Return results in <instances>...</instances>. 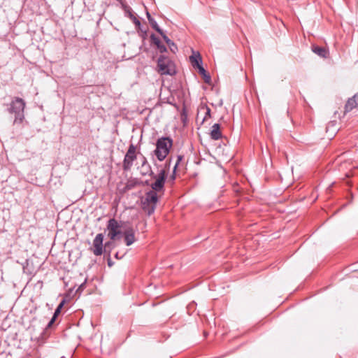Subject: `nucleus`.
Instances as JSON below:
<instances>
[{"label":"nucleus","mask_w":358,"mask_h":358,"mask_svg":"<svg viewBox=\"0 0 358 358\" xmlns=\"http://www.w3.org/2000/svg\"><path fill=\"white\" fill-rule=\"evenodd\" d=\"M111 244H112V243H111V242H107V243H105V245H104V250H106V248H107L108 247H109Z\"/></svg>","instance_id":"obj_26"},{"label":"nucleus","mask_w":358,"mask_h":358,"mask_svg":"<svg viewBox=\"0 0 358 358\" xmlns=\"http://www.w3.org/2000/svg\"><path fill=\"white\" fill-rule=\"evenodd\" d=\"M123 235H124L125 244L127 246L131 245L136 241L135 231L133 228L130 227V228L127 229L124 231Z\"/></svg>","instance_id":"obj_9"},{"label":"nucleus","mask_w":358,"mask_h":358,"mask_svg":"<svg viewBox=\"0 0 358 358\" xmlns=\"http://www.w3.org/2000/svg\"><path fill=\"white\" fill-rule=\"evenodd\" d=\"M103 235L98 234L93 240V253L96 256H100L103 252Z\"/></svg>","instance_id":"obj_8"},{"label":"nucleus","mask_w":358,"mask_h":358,"mask_svg":"<svg viewBox=\"0 0 358 358\" xmlns=\"http://www.w3.org/2000/svg\"><path fill=\"white\" fill-rule=\"evenodd\" d=\"M199 72L203 76L205 83H209L211 80V78L203 66H199Z\"/></svg>","instance_id":"obj_19"},{"label":"nucleus","mask_w":358,"mask_h":358,"mask_svg":"<svg viewBox=\"0 0 358 358\" xmlns=\"http://www.w3.org/2000/svg\"><path fill=\"white\" fill-rule=\"evenodd\" d=\"M56 318L57 317H55V315L52 316V319L50 320V322H48V324L47 325V328H50L52 325V324L55 322Z\"/></svg>","instance_id":"obj_24"},{"label":"nucleus","mask_w":358,"mask_h":358,"mask_svg":"<svg viewBox=\"0 0 358 358\" xmlns=\"http://www.w3.org/2000/svg\"><path fill=\"white\" fill-rule=\"evenodd\" d=\"M147 163V159L145 157H143V160L142 163V166H143Z\"/></svg>","instance_id":"obj_27"},{"label":"nucleus","mask_w":358,"mask_h":358,"mask_svg":"<svg viewBox=\"0 0 358 358\" xmlns=\"http://www.w3.org/2000/svg\"><path fill=\"white\" fill-rule=\"evenodd\" d=\"M183 157H184L182 155H178V157H177V162H176V164L174 166V168H173L174 169V171H176V170L179 163L180 162V161L182 160Z\"/></svg>","instance_id":"obj_23"},{"label":"nucleus","mask_w":358,"mask_h":358,"mask_svg":"<svg viewBox=\"0 0 358 358\" xmlns=\"http://www.w3.org/2000/svg\"><path fill=\"white\" fill-rule=\"evenodd\" d=\"M150 176L155 179V182L151 184L152 189L160 192L164 189L166 173L165 169H162L157 175L154 174L151 171Z\"/></svg>","instance_id":"obj_6"},{"label":"nucleus","mask_w":358,"mask_h":358,"mask_svg":"<svg viewBox=\"0 0 358 358\" xmlns=\"http://www.w3.org/2000/svg\"><path fill=\"white\" fill-rule=\"evenodd\" d=\"M150 39L152 43L157 46V49L161 53L167 51L166 47L161 43L159 38L157 36H156L154 34H151Z\"/></svg>","instance_id":"obj_14"},{"label":"nucleus","mask_w":358,"mask_h":358,"mask_svg":"<svg viewBox=\"0 0 358 358\" xmlns=\"http://www.w3.org/2000/svg\"><path fill=\"white\" fill-rule=\"evenodd\" d=\"M189 59L193 66L197 67L198 69L199 66H202V60L199 54H198L197 55L190 56Z\"/></svg>","instance_id":"obj_18"},{"label":"nucleus","mask_w":358,"mask_h":358,"mask_svg":"<svg viewBox=\"0 0 358 358\" xmlns=\"http://www.w3.org/2000/svg\"><path fill=\"white\" fill-rule=\"evenodd\" d=\"M25 101L20 97H15L8 108V112L15 115L13 124H22L24 119Z\"/></svg>","instance_id":"obj_1"},{"label":"nucleus","mask_w":358,"mask_h":358,"mask_svg":"<svg viewBox=\"0 0 358 358\" xmlns=\"http://www.w3.org/2000/svg\"><path fill=\"white\" fill-rule=\"evenodd\" d=\"M204 109L206 110V113H205V116L203 117V122L206 120L207 118L210 117V109L208 106H206L204 108Z\"/></svg>","instance_id":"obj_22"},{"label":"nucleus","mask_w":358,"mask_h":358,"mask_svg":"<svg viewBox=\"0 0 358 358\" xmlns=\"http://www.w3.org/2000/svg\"><path fill=\"white\" fill-rule=\"evenodd\" d=\"M136 182L134 180H128L125 185L124 189L126 191L133 189L136 186Z\"/></svg>","instance_id":"obj_20"},{"label":"nucleus","mask_w":358,"mask_h":358,"mask_svg":"<svg viewBox=\"0 0 358 358\" xmlns=\"http://www.w3.org/2000/svg\"><path fill=\"white\" fill-rule=\"evenodd\" d=\"M126 12L128 14V17L132 20L134 24L136 25V28L143 31V30L141 29V22L133 13L131 8L130 7H127Z\"/></svg>","instance_id":"obj_15"},{"label":"nucleus","mask_w":358,"mask_h":358,"mask_svg":"<svg viewBox=\"0 0 358 358\" xmlns=\"http://www.w3.org/2000/svg\"><path fill=\"white\" fill-rule=\"evenodd\" d=\"M161 36H162L166 43L168 45L171 51L175 53L178 50L177 45L171 40H170L164 32L162 33V34H161Z\"/></svg>","instance_id":"obj_17"},{"label":"nucleus","mask_w":358,"mask_h":358,"mask_svg":"<svg viewBox=\"0 0 358 358\" xmlns=\"http://www.w3.org/2000/svg\"><path fill=\"white\" fill-rule=\"evenodd\" d=\"M210 136L211 139L214 141H217L222 138V134L220 130V124L216 123L212 126Z\"/></svg>","instance_id":"obj_11"},{"label":"nucleus","mask_w":358,"mask_h":358,"mask_svg":"<svg viewBox=\"0 0 358 358\" xmlns=\"http://www.w3.org/2000/svg\"><path fill=\"white\" fill-rule=\"evenodd\" d=\"M23 272L29 275H33L35 273L33 262L29 259H26L22 264Z\"/></svg>","instance_id":"obj_13"},{"label":"nucleus","mask_w":358,"mask_h":358,"mask_svg":"<svg viewBox=\"0 0 358 358\" xmlns=\"http://www.w3.org/2000/svg\"><path fill=\"white\" fill-rule=\"evenodd\" d=\"M157 191L153 189L148 192L145 194L144 201L142 202L143 210L148 215H152L156 208V205L158 201V196Z\"/></svg>","instance_id":"obj_4"},{"label":"nucleus","mask_w":358,"mask_h":358,"mask_svg":"<svg viewBox=\"0 0 358 358\" xmlns=\"http://www.w3.org/2000/svg\"><path fill=\"white\" fill-rule=\"evenodd\" d=\"M137 159L136 147L133 143H131L128 148L127 152L124 156L122 162V169L125 171H129L134 162Z\"/></svg>","instance_id":"obj_5"},{"label":"nucleus","mask_w":358,"mask_h":358,"mask_svg":"<svg viewBox=\"0 0 358 358\" xmlns=\"http://www.w3.org/2000/svg\"><path fill=\"white\" fill-rule=\"evenodd\" d=\"M146 15L152 28L154 29L156 31H157L160 35L162 34L163 31L160 29L155 20L153 17H152L149 12H147Z\"/></svg>","instance_id":"obj_16"},{"label":"nucleus","mask_w":358,"mask_h":358,"mask_svg":"<svg viewBox=\"0 0 358 358\" xmlns=\"http://www.w3.org/2000/svg\"><path fill=\"white\" fill-rule=\"evenodd\" d=\"M358 108V93L348 99L345 105V113H348L352 109Z\"/></svg>","instance_id":"obj_10"},{"label":"nucleus","mask_w":358,"mask_h":358,"mask_svg":"<svg viewBox=\"0 0 358 358\" xmlns=\"http://www.w3.org/2000/svg\"><path fill=\"white\" fill-rule=\"evenodd\" d=\"M175 173H176V171H173V175H172V176H171V179H172L173 180H175V178H176V176H175Z\"/></svg>","instance_id":"obj_28"},{"label":"nucleus","mask_w":358,"mask_h":358,"mask_svg":"<svg viewBox=\"0 0 358 358\" xmlns=\"http://www.w3.org/2000/svg\"><path fill=\"white\" fill-rule=\"evenodd\" d=\"M172 145L173 140L169 137H162L157 141L154 152L159 161L162 162L166 157Z\"/></svg>","instance_id":"obj_2"},{"label":"nucleus","mask_w":358,"mask_h":358,"mask_svg":"<svg viewBox=\"0 0 358 358\" xmlns=\"http://www.w3.org/2000/svg\"><path fill=\"white\" fill-rule=\"evenodd\" d=\"M312 51L322 58H327L329 55V50L324 47L313 45Z\"/></svg>","instance_id":"obj_12"},{"label":"nucleus","mask_w":358,"mask_h":358,"mask_svg":"<svg viewBox=\"0 0 358 358\" xmlns=\"http://www.w3.org/2000/svg\"><path fill=\"white\" fill-rule=\"evenodd\" d=\"M64 300H63L59 304V306H57V308L55 309V313H54V315H55V317H57L59 314L61 312V309L64 306Z\"/></svg>","instance_id":"obj_21"},{"label":"nucleus","mask_w":358,"mask_h":358,"mask_svg":"<svg viewBox=\"0 0 358 358\" xmlns=\"http://www.w3.org/2000/svg\"><path fill=\"white\" fill-rule=\"evenodd\" d=\"M119 222L114 218H111L108 221L107 229L108 230V236L112 241L117 238V236L122 234Z\"/></svg>","instance_id":"obj_7"},{"label":"nucleus","mask_w":358,"mask_h":358,"mask_svg":"<svg viewBox=\"0 0 358 358\" xmlns=\"http://www.w3.org/2000/svg\"><path fill=\"white\" fill-rule=\"evenodd\" d=\"M85 283H86V280H85V282H83V283L79 286V287H78V289H77V292H79V291L82 292V291L85 289Z\"/></svg>","instance_id":"obj_25"},{"label":"nucleus","mask_w":358,"mask_h":358,"mask_svg":"<svg viewBox=\"0 0 358 358\" xmlns=\"http://www.w3.org/2000/svg\"><path fill=\"white\" fill-rule=\"evenodd\" d=\"M157 71L161 75L173 76L176 73L174 63L164 55H161L157 59Z\"/></svg>","instance_id":"obj_3"}]
</instances>
